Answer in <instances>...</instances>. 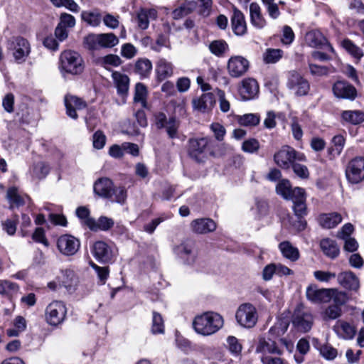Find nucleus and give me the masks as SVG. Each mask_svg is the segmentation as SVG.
<instances>
[{"label":"nucleus","instance_id":"obj_1","mask_svg":"<svg viewBox=\"0 0 364 364\" xmlns=\"http://www.w3.org/2000/svg\"><path fill=\"white\" fill-rule=\"evenodd\" d=\"M223 323L222 316L215 312L208 311L196 316L193 321V326L198 333L209 336L220 329Z\"/></svg>","mask_w":364,"mask_h":364},{"label":"nucleus","instance_id":"obj_2","mask_svg":"<svg viewBox=\"0 0 364 364\" xmlns=\"http://www.w3.org/2000/svg\"><path fill=\"white\" fill-rule=\"evenodd\" d=\"M7 49L17 63L26 61L31 52L28 41L21 36H14L8 41Z\"/></svg>","mask_w":364,"mask_h":364},{"label":"nucleus","instance_id":"obj_3","mask_svg":"<svg viewBox=\"0 0 364 364\" xmlns=\"http://www.w3.org/2000/svg\"><path fill=\"white\" fill-rule=\"evenodd\" d=\"M60 65L63 70L72 75H78L84 70V62L81 55L73 50H65L60 57Z\"/></svg>","mask_w":364,"mask_h":364},{"label":"nucleus","instance_id":"obj_4","mask_svg":"<svg viewBox=\"0 0 364 364\" xmlns=\"http://www.w3.org/2000/svg\"><path fill=\"white\" fill-rule=\"evenodd\" d=\"M287 87L297 97L305 96L310 90L309 81L295 70L289 72Z\"/></svg>","mask_w":364,"mask_h":364},{"label":"nucleus","instance_id":"obj_5","mask_svg":"<svg viewBox=\"0 0 364 364\" xmlns=\"http://www.w3.org/2000/svg\"><path fill=\"white\" fill-rule=\"evenodd\" d=\"M67 307L60 301H53L46 308L45 318L50 326H57L62 323L65 319Z\"/></svg>","mask_w":364,"mask_h":364},{"label":"nucleus","instance_id":"obj_6","mask_svg":"<svg viewBox=\"0 0 364 364\" xmlns=\"http://www.w3.org/2000/svg\"><path fill=\"white\" fill-rule=\"evenodd\" d=\"M237 322L242 327L252 328L257 321V312L255 307L250 304L245 303L239 306L235 313Z\"/></svg>","mask_w":364,"mask_h":364},{"label":"nucleus","instance_id":"obj_7","mask_svg":"<svg viewBox=\"0 0 364 364\" xmlns=\"http://www.w3.org/2000/svg\"><path fill=\"white\" fill-rule=\"evenodd\" d=\"M274 159L282 168L288 169L294 164L295 160L303 161L305 156L298 154L292 147L284 146L274 154Z\"/></svg>","mask_w":364,"mask_h":364},{"label":"nucleus","instance_id":"obj_8","mask_svg":"<svg viewBox=\"0 0 364 364\" xmlns=\"http://www.w3.org/2000/svg\"><path fill=\"white\" fill-rule=\"evenodd\" d=\"M279 328L278 324H277L269 329L267 336L259 338L256 347L257 353H262L263 355H269L268 354H282V350L279 348L276 341L271 337V335L278 331Z\"/></svg>","mask_w":364,"mask_h":364},{"label":"nucleus","instance_id":"obj_9","mask_svg":"<svg viewBox=\"0 0 364 364\" xmlns=\"http://www.w3.org/2000/svg\"><path fill=\"white\" fill-rule=\"evenodd\" d=\"M294 326L300 331H309L313 324V316L303 304L298 305L292 316Z\"/></svg>","mask_w":364,"mask_h":364},{"label":"nucleus","instance_id":"obj_10","mask_svg":"<svg viewBox=\"0 0 364 364\" xmlns=\"http://www.w3.org/2000/svg\"><path fill=\"white\" fill-rule=\"evenodd\" d=\"M173 251L178 257L188 265L193 264L198 256L196 242L191 240L183 241L174 247Z\"/></svg>","mask_w":364,"mask_h":364},{"label":"nucleus","instance_id":"obj_11","mask_svg":"<svg viewBox=\"0 0 364 364\" xmlns=\"http://www.w3.org/2000/svg\"><path fill=\"white\" fill-rule=\"evenodd\" d=\"M207 138L191 139L188 141V154L189 156L198 163L204 162L207 157Z\"/></svg>","mask_w":364,"mask_h":364},{"label":"nucleus","instance_id":"obj_12","mask_svg":"<svg viewBox=\"0 0 364 364\" xmlns=\"http://www.w3.org/2000/svg\"><path fill=\"white\" fill-rule=\"evenodd\" d=\"M348 181L351 183H358L364 179V160L361 156L353 159L346 170Z\"/></svg>","mask_w":364,"mask_h":364},{"label":"nucleus","instance_id":"obj_13","mask_svg":"<svg viewBox=\"0 0 364 364\" xmlns=\"http://www.w3.org/2000/svg\"><path fill=\"white\" fill-rule=\"evenodd\" d=\"M94 257L101 263H111L115 257L114 249L104 241L95 242L92 247Z\"/></svg>","mask_w":364,"mask_h":364},{"label":"nucleus","instance_id":"obj_14","mask_svg":"<svg viewBox=\"0 0 364 364\" xmlns=\"http://www.w3.org/2000/svg\"><path fill=\"white\" fill-rule=\"evenodd\" d=\"M57 247L59 252L65 256L74 255L80 247L79 240L70 235H63L57 240Z\"/></svg>","mask_w":364,"mask_h":364},{"label":"nucleus","instance_id":"obj_15","mask_svg":"<svg viewBox=\"0 0 364 364\" xmlns=\"http://www.w3.org/2000/svg\"><path fill=\"white\" fill-rule=\"evenodd\" d=\"M331 288L319 289L316 284H309L306 289V299L313 304L328 303Z\"/></svg>","mask_w":364,"mask_h":364},{"label":"nucleus","instance_id":"obj_16","mask_svg":"<svg viewBox=\"0 0 364 364\" xmlns=\"http://www.w3.org/2000/svg\"><path fill=\"white\" fill-rule=\"evenodd\" d=\"M249 68L248 60L242 56L231 57L228 62V70L232 77H240L245 75Z\"/></svg>","mask_w":364,"mask_h":364},{"label":"nucleus","instance_id":"obj_17","mask_svg":"<svg viewBox=\"0 0 364 364\" xmlns=\"http://www.w3.org/2000/svg\"><path fill=\"white\" fill-rule=\"evenodd\" d=\"M333 92L337 98L353 100L357 96L354 86L344 80H338L333 85Z\"/></svg>","mask_w":364,"mask_h":364},{"label":"nucleus","instance_id":"obj_18","mask_svg":"<svg viewBox=\"0 0 364 364\" xmlns=\"http://www.w3.org/2000/svg\"><path fill=\"white\" fill-rule=\"evenodd\" d=\"M193 232L205 235L215 231L217 228L216 223L208 218H202L193 220L190 224Z\"/></svg>","mask_w":364,"mask_h":364},{"label":"nucleus","instance_id":"obj_19","mask_svg":"<svg viewBox=\"0 0 364 364\" xmlns=\"http://www.w3.org/2000/svg\"><path fill=\"white\" fill-rule=\"evenodd\" d=\"M64 102L66 107V114L74 119H76L78 117L77 111L87 107L85 101L74 95H67L65 97Z\"/></svg>","mask_w":364,"mask_h":364},{"label":"nucleus","instance_id":"obj_20","mask_svg":"<svg viewBox=\"0 0 364 364\" xmlns=\"http://www.w3.org/2000/svg\"><path fill=\"white\" fill-rule=\"evenodd\" d=\"M338 283L344 289L350 291H358L360 281L358 277L352 272H342L337 275Z\"/></svg>","mask_w":364,"mask_h":364},{"label":"nucleus","instance_id":"obj_21","mask_svg":"<svg viewBox=\"0 0 364 364\" xmlns=\"http://www.w3.org/2000/svg\"><path fill=\"white\" fill-rule=\"evenodd\" d=\"M304 189L299 187L292 188L291 185L287 179H282L279 181L276 186V192L286 200H291L297 196H301Z\"/></svg>","mask_w":364,"mask_h":364},{"label":"nucleus","instance_id":"obj_22","mask_svg":"<svg viewBox=\"0 0 364 364\" xmlns=\"http://www.w3.org/2000/svg\"><path fill=\"white\" fill-rule=\"evenodd\" d=\"M114 184L108 178L97 179L93 186L94 193L103 198H112Z\"/></svg>","mask_w":364,"mask_h":364},{"label":"nucleus","instance_id":"obj_23","mask_svg":"<svg viewBox=\"0 0 364 364\" xmlns=\"http://www.w3.org/2000/svg\"><path fill=\"white\" fill-rule=\"evenodd\" d=\"M240 94L244 100L254 99L259 92L257 82L253 78H246L242 81V86L239 90Z\"/></svg>","mask_w":364,"mask_h":364},{"label":"nucleus","instance_id":"obj_24","mask_svg":"<svg viewBox=\"0 0 364 364\" xmlns=\"http://www.w3.org/2000/svg\"><path fill=\"white\" fill-rule=\"evenodd\" d=\"M232 31L237 36H243L247 33V23L242 12L236 7L233 8L231 16Z\"/></svg>","mask_w":364,"mask_h":364},{"label":"nucleus","instance_id":"obj_25","mask_svg":"<svg viewBox=\"0 0 364 364\" xmlns=\"http://www.w3.org/2000/svg\"><path fill=\"white\" fill-rule=\"evenodd\" d=\"M250 23L257 29H262L267 24V21L262 12L261 7L256 2H252L250 5Z\"/></svg>","mask_w":364,"mask_h":364},{"label":"nucleus","instance_id":"obj_26","mask_svg":"<svg viewBox=\"0 0 364 364\" xmlns=\"http://www.w3.org/2000/svg\"><path fill=\"white\" fill-rule=\"evenodd\" d=\"M306 43L311 47L317 48L326 45L329 50L334 52L333 48L330 45L326 38L318 31H311L305 36Z\"/></svg>","mask_w":364,"mask_h":364},{"label":"nucleus","instance_id":"obj_27","mask_svg":"<svg viewBox=\"0 0 364 364\" xmlns=\"http://www.w3.org/2000/svg\"><path fill=\"white\" fill-rule=\"evenodd\" d=\"M215 100L212 92H207L193 100V107L200 112H208L215 105Z\"/></svg>","mask_w":364,"mask_h":364},{"label":"nucleus","instance_id":"obj_28","mask_svg":"<svg viewBox=\"0 0 364 364\" xmlns=\"http://www.w3.org/2000/svg\"><path fill=\"white\" fill-rule=\"evenodd\" d=\"M112 77L117 93L122 96L127 95L129 87V77L127 75L117 71L112 73Z\"/></svg>","mask_w":364,"mask_h":364},{"label":"nucleus","instance_id":"obj_29","mask_svg":"<svg viewBox=\"0 0 364 364\" xmlns=\"http://www.w3.org/2000/svg\"><path fill=\"white\" fill-rule=\"evenodd\" d=\"M152 70L151 62L145 58H139L134 63V73L140 79L148 78Z\"/></svg>","mask_w":364,"mask_h":364},{"label":"nucleus","instance_id":"obj_30","mask_svg":"<svg viewBox=\"0 0 364 364\" xmlns=\"http://www.w3.org/2000/svg\"><path fill=\"white\" fill-rule=\"evenodd\" d=\"M279 249L283 257L291 262H296L299 259L300 254L298 248L293 246L289 241L279 243Z\"/></svg>","mask_w":364,"mask_h":364},{"label":"nucleus","instance_id":"obj_31","mask_svg":"<svg viewBox=\"0 0 364 364\" xmlns=\"http://www.w3.org/2000/svg\"><path fill=\"white\" fill-rule=\"evenodd\" d=\"M334 330L338 336L344 339H351L355 334V327L344 321H338L334 326Z\"/></svg>","mask_w":364,"mask_h":364},{"label":"nucleus","instance_id":"obj_32","mask_svg":"<svg viewBox=\"0 0 364 364\" xmlns=\"http://www.w3.org/2000/svg\"><path fill=\"white\" fill-rule=\"evenodd\" d=\"M342 221V217L339 213H331L321 214L318 218V223L324 228L331 229L335 228Z\"/></svg>","mask_w":364,"mask_h":364},{"label":"nucleus","instance_id":"obj_33","mask_svg":"<svg viewBox=\"0 0 364 364\" xmlns=\"http://www.w3.org/2000/svg\"><path fill=\"white\" fill-rule=\"evenodd\" d=\"M320 247L323 254L331 259L336 258L340 252L336 241L330 238L322 239L320 242Z\"/></svg>","mask_w":364,"mask_h":364},{"label":"nucleus","instance_id":"obj_34","mask_svg":"<svg viewBox=\"0 0 364 364\" xmlns=\"http://www.w3.org/2000/svg\"><path fill=\"white\" fill-rule=\"evenodd\" d=\"M157 12L155 9H141L136 14L138 26L141 29H146L149 25V18H156Z\"/></svg>","mask_w":364,"mask_h":364},{"label":"nucleus","instance_id":"obj_35","mask_svg":"<svg viewBox=\"0 0 364 364\" xmlns=\"http://www.w3.org/2000/svg\"><path fill=\"white\" fill-rule=\"evenodd\" d=\"M156 71L159 80H164L167 77H171L173 73V65L171 63L168 62L165 59L159 60L156 67Z\"/></svg>","mask_w":364,"mask_h":364},{"label":"nucleus","instance_id":"obj_36","mask_svg":"<svg viewBox=\"0 0 364 364\" xmlns=\"http://www.w3.org/2000/svg\"><path fill=\"white\" fill-rule=\"evenodd\" d=\"M291 200L294 203L293 209L295 215L297 218H304V216L307 214L304 190L301 193V196H296L295 198H292Z\"/></svg>","mask_w":364,"mask_h":364},{"label":"nucleus","instance_id":"obj_37","mask_svg":"<svg viewBox=\"0 0 364 364\" xmlns=\"http://www.w3.org/2000/svg\"><path fill=\"white\" fill-rule=\"evenodd\" d=\"M18 290L17 284L6 279L0 280V295L11 299Z\"/></svg>","mask_w":364,"mask_h":364},{"label":"nucleus","instance_id":"obj_38","mask_svg":"<svg viewBox=\"0 0 364 364\" xmlns=\"http://www.w3.org/2000/svg\"><path fill=\"white\" fill-rule=\"evenodd\" d=\"M342 119L352 124H358L364 121V113L359 110H346L341 113Z\"/></svg>","mask_w":364,"mask_h":364},{"label":"nucleus","instance_id":"obj_39","mask_svg":"<svg viewBox=\"0 0 364 364\" xmlns=\"http://www.w3.org/2000/svg\"><path fill=\"white\" fill-rule=\"evenodd\" d=\"M196 7L195 1H188L183 3L180 6L173 10L172 13L174 19H180L193 11Z\"/></svg>","mask_w":364,"mask_h":364},{"label":"nucleus","instance_id":"obj_40","mask_svg":"<svg viewBox=\"0 0 364 364\" xmlns=\"http://www.w3.org/2000/svg\"><path fill=\"white\" fill-rule=\"evenodd\" d=\"M147 95L146 87L141 82H137L134 87V102L135 103H140L143 107H146Z\"/></svg>","mask_w":364,"mask_h":364},{"label":"nucleus","instance_id":"obj_41","mask_svg":"<svg viewBox=\"0 0 364 364\" xmlns=\"http://www.w3.org/2000/svg\"><path fill=\"white\" fill-rule=\"evenodd\" d=\"M333 300V304L341 308L349 300L348 294L344 291H341L337 288H331L330 301Z\"/></svg>","mask_w":364,"mask_h":364},{"label":"nucleus","instance_id":"obj_42","mask_svg":"<svg viewBox=\"0 0 364 364\" xmlns=\"http://www.w3.org/2000/svg\"><path fill=\"white\" fill-rule=\"evenodd\" d=\"M268 16L272 20H277L281 16L279 4L275 0H261Z\"/></svg>","mask_w":364,"mask_h":364},{"label":"nucleus","instance_id":"obj_43","mask_svg":"<svg viewBox=\"0 0 364 364\" xmlns=\"http://www.w3.org/2000/svg\"><path fill=\"white\" fill-rule=\"evenodd\" d=\"M76 215L82 223L90 229L94 228V218L90 217V212L85 206H80L76 209Z\"/></svg>","mask_w":364,"mask_h":364},{"label":"nucleus","instance_id":"obj_44","mask_svg":"<svg viewBox=\"0 0 364 364\" xmlns=\"http://www.w3.org/2000/svg\"><path fill=\"white\" fill-rule=\"evenodd\" d=\"M209 49L213 54L220 57L228 50L229 46L223 40H215L210 43Z\"/></svg>","mask_w":364,"mask_h":364},{"label":"nucleus","instance_id":"obj_45","mask_svg":"<svg viewBox=\"0 0 364 364\" xmlns=\"http://www.w3.org/2000/svg\"><path fill=\"white\" fill-rule=\"evenodd\" d=\"M100 48H112L119 43V38L112 33H100Z\"/></svg>","mask_w":364,"mask_h":364},{"label":"nucleus","instance_id":"obj_46","mask_svg":"<svg viewBox=\"0 0 364 364\" xmlns=\"http://www.w3.org/2000/svg\"><path fill=\"white\" fill-rule=\"evenodd\" d=\"M6 198L10 203L11 208L14 206L19 207L24 204L23 198L18 194V190L15 187L8 189Z\"/></svg>","mask_w":364,"mask_h":364},{"label":"nucleus","instance_id":"obj_47","mask_svg":"<svg viewBox=\"0 0 364 364\" xmlns=\"http://www.w3.org/2000/svg\"><path fill=\"white\" fill-rule=\"evenodd\" d=\"M31 171L33 178L42 179L48 173L49 167L44 162L39 161L33 164Z\"/></svg>","mask_w":364,"mask_h":364},{"label":"nucleus","instance_id":"obj_48","mask_svg":"<svg viewBox=\"0 0 364 364\" xmlns=\"http://www.w3.org/2000/svg\"><path fill=\"white\" fill-rule=\"evenodd\" d=\"M94 228L90 229L92 231L98 230L107 231L111 229L114 224L112 218L105 216H100L97 221L94 219Z\"/></svg>","mask_w":364,"mask_h":364},{"label":"nucleus","instance_id":"obj_49","mask_svg":"<svg viewBox=\"0 0 364 364\" xmlns=\"http://www.w3.org/2000/svg\"><path fill=\"white\" fill-rule=\"evenodd\" d=\"M227 348L230 353L234 356H239L242 350V346L239 340L232 336H230L226 339Z\"/></svg>","mask_w":364,"mask_h":364},{"label":"nucleus","instance_id":"obj_50","mask_svg":"<svg viewBox=\"0 0 364 364\" xmlns=\"http://www.w3.org/2000/svg\"><path fill=\"white\" fill-rule=\"evenodd\" d=\"M331 142L333 146L330 149V153L333 156L340 155L345 146V138L341 134L336 135L333 137Z\"/></svg>","mask_w":364,"mask_h":364},{"label":"nucleus","instance_id":"obj_51","mask_svg":"<svg viewBox=\"0 0 364 364\" xmlns=\"http://www.w3.org/2000/svg\"><path fill=\"white\" fill-rule=\"evenodd\" d=\"M342 46L355 58L360 59L363 56V50L349 39H344Z\"/></svg>","mask_w":364,"mask_h":364},{"label":"nucleus","instance_id":"obj_52","mask_svg":"<svg viewBox=\"0 0 364 364\" xmlns=\"http://www.w3.org/2000/svg\"><path fill=\"white\" fill-rule=\"evenodd\" d=\"M84 46L90 50H95L100 48V35L91 33L84 38Z\"/></svg>","mask_w":364,"mask_h":364},{"label":"nucleus","instance_id":"obj_53","mask_svg":"<svg viewBox=\"0 0 364 364\" xmlns=\"http://www.w3.org/2000/svg\"><path fill=\"white\" fill-rule=\"evenodd\" d=\"M151 331L153 334L164 333V324L161 314L157 312H153L152 325Z\"/></svg>","mask_w":364,"mask_h":364},{"label":"nucleus","instance_id":"obj_54","mask_svg":"<svg viewBox=\"0 0 364 364\" xmlns=\"http://www.w3.org/2000/svg\"><path fill=\"white\" fill-rule=\"evenodd\" d=\"M82 19L92 26H97L101 22V15L99 12L94 11H83L82 13Z\"/></svg>","mask_w":364,"mask_h":364},{"label":"nucleus","instance_id":"obj_55","mask_svg":"<svg viewBox=\"0 0 364 364\" xmlns=\"http://www.w3.org/2000/svg\"><path fill=\"white\" fill-rule=\"evenodd\" d=\"M259 122L260 117L257 114H245L238 118V122L243 126H256Z\"/></svg>","mask_w":364,"mask_h":364},{"label":"nucleus","instance_id":"obj_56","mask_svg":"<svg viewBox=\"0 0 364 364\" xmlns=\"http://www.w3.org/2000/svg\"><path fill=\"white\" fill-rule=\"evenodd\" d=\"M318 350L322 357L328 360H333L338 355L337 349L328 343L322 345Z\"/></svg>","mask_w":364,"mask_h":364},{"label":"nucleus","instance_id":"obj_57","mask_svg":"<svg viewBox=\"0 0 364 364\" xmlns=\"http://www.w3.org/2000/svg\"><path fill=\"white\" fill-rule=\"evenodd\" d=\"M178 127L179 122L176 117H170L164 128H166V132L171 139H175L178 137Z\"/></svg>","mask_w":364,"mask_h":364},{"label":"nucleus","instance_id":"obj_58","mask_svg":"<svg viewBox=\"0 0 364 364\" xmlns=\"http://www.w3.org/2000/svg\"><path fill=\"white\" fill-rule=\"evenodd\" d=\"M100 63L102 65L107 69V66L117 67L122 63L121 58L114 54H109L102 58Z\"/></svg>","mask_w":364,"mask_h":364},{"label":"nucleus","instance_id":"obj_59","mask_svg":"<svg viewBox=\"0 0 364 364\" xmlns=\"http://www.w3.org/2000/svg\"><path fill=\"white\" fill-rule=\"evenodd\" d=\"M90 265L95 269L100 282L104 284L108 278L109 269L108 267H100L93 262H90Z\"/></svg>","mask_w":364,"mask_h":364},{"label":"nucleus","instance_id":"obj_60","mask_svg":"<svg viewBox=\"0 0 364 364\" xmlns=\"http://www.w3.org/2000/svg\"><path fill=\"white\" fill-rule=\"evenodd\" d=\"M342 314V309L337 305H329L324 311V318L327 319H336Z\"/></svg>","mask_w":364,"mask_h":364},{"label":"nucleus","instance_id":"obj_61","mask_svg":"<svg viewBox=\"0 0 364 364\" xmlns=\"http://www.w3.org/2000/svg\"><path fill=\"white\" fill-rule=\"evenodd\" d=\"M282 53L279 49H267L264 54V60L267 63H274L281 58Z\"/></svg>","mask_w":364,"mask_h":364},{"label":"nucleus","instance_id":"obj_62","mask_svg":"<svg viewBox=\"0 0 364 364\" xmlns=\"http://www.w3.org/2000/svg\"><path fill=\"white\" fill-rule=\"evenodd\" d=\"M310 73L315 77H321L327 75L329 73L328 68L326 66L318 65L311 63H309Z\"/></svg>","mask_w":364,"mask_h":364},{"label":"nucleus","instance_id":"obj_63","mask_svg":"<svg viewBox=\"0 0 364 364\" xmlns=\"http://www.w3.org/2000/svg\"><path fill=\"white\" fill-rule=\"evenodd\" d=\"M112 196H114V201L116 203H124L127 197L126 188L123 186L113 187Z\"/></svg>","mask_w":364,"mask_h":364},{"label":"nucleus","instance_id":"obj_64","mask_svg":"<svg viewBox=\"0 0 364 364\" xmlns=\"http://www.w3.org/2000/svg\"><path fill=\"white\" fill-rule=\"evenodd\" d=\"M137 53L136 48L129 43H124L122 46L121 55L127 59L133 58Z\"/></svg>","mask_w":364,"mask_h":364}]
</instances>
